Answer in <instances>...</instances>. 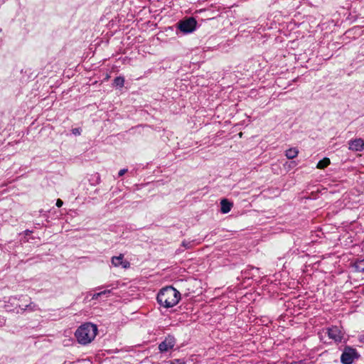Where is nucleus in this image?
<instances>
[{
	"label": "nucleus",
	"mask_w": 364,
	"mask_h": 364,
	"mask_svg": "<svg viewBox=\"0 0 364 364\" xmlns=\"http://www.w3.org/2000/svg\"><path fill=\"white\" fill-rule=\"evenodd\" d=\"M181 299V294L172 287L163 288L157 296V301L160 305L165 308L176 306Z\"/></svg>",
	"instance_id": "obj_1"
},
{
	"label": "nucleus",
	"mask_w": 364,
	"mask_h": 364,
	"mask_svg": "<svg viewBox=\"0 0 364 364\" xmlns=\"http://www.w3.org/2000/svg\"><path fill=\"white\" fill-rule=\"evenodd\" d=\"M97 333L96 325L86 323L81 325L75 331V336L79 343L86 345L91 343Z\"/></svg>",
	"instance_id": "obj_2"
},
{
	"label": "nucleus",
	"mask_w": 364,
	"mask_h": 364,
	"mask_svg": "<svg viewBox=\"0 0 364 364\" xmlns=\"http://www.w3.org/2000/svg\"><path fill=\"white\" fill-rule=\"evenodd\" d=\"M196 26V21L193 18H189L178 24V28L185 33L193 32Z\"/></svg>",
	"instance_id": "obj_3"
},
{
	"label": "nucleus",
	"mask_w": 364,
	"mask_h": 364,
	"mask_svg": "<svg viewBox=\"0 0 364 364\" xmlns=\"http://www.w3.org/2000/svg\"><path fill=\"white\" fill-rule=\"evenodd\" d=\"M329 338L335 342H341L344 338V332L338 326H332L327 330Z\"/></svg>",
	"instance_id": "obj_4"
},
{
	"label": "nucleus",
	"mask_w": 364,
	"mask_h": 364,
	"mask_svg": "<svg viewBox=\"0 0 364 364\" xmlns=\"http://www.w3.org/2000/svg\"><path fill=\"white\" fill-rule=\"evenodd\" d=\"M357 353L354 349L346 348L342 353L341 360L343 364H351L356 358Z\"/></svg>",
	"instance_id": "obj_5"
},
{
	"label": "nucleus",
	"mask_w": 364,
	"mask_h": 364,
	"mask_svg": "<svg viewBox=\"0 0 364 364\" xmlns=\"http://www.w3.org/2000/svg\"><path fill=\"white\" fill-rule=\"evenodd\" d=\"M175 343L176 341L174 338L168 336L166 338L165 340L159 344V349L161 353L168 352L174 347Z\"/></svg>",
	"instance_id": "obj_6"
},
{
	"label": "nucleus",
	"mask_w": 364,
	"mask_h": 364,
	"mask_svg": "<svg viewBox=\"0 0 364 364\" xmlns=\"http://www.w3.org/2000/svg\"><path fill=\"white\" fill-rule=\"evenodd\" d=\"M123 258L124 255L122 254L117 257H112L111 259V262L112 265L116 267L122 266L124 269L129 268L130 266L129 262L127 260H124Z\"/></svg>",
	"instance_id": "obj_7"
},
{
	"label": "nucleus",
	"mask_w": 364,
	"mask_h": 364,
	"mask_svg": "<svg viewBox=\"0 0 364 364\" xmlns=\"http://www.w3.org/2000/svg\"><path fill=\"white\" fill-rule=\"evenodd\" d=\"M348 149L353 151H361L364 149V141L360 139H355L354 140H351L348 143Z\"/></svg>",
	"instance_id": "obj_8"
},
{
	"label": "nucleus",
	"mask_w": 364,
	"mask_h": 364,
	"mask_svg": "<svg viewBox=\"0 0 364 364\" xmlns=\"http://www.w3.org/2000/svg\"><path fill=\"white\" fill-rule=\"evenodd\" d=\"M221 212L223 213H228L230 211L232 204L226 199H223L220 202Z\"/></svg>",
	"instance_id": "obj_9"
},
{
	"label": "nucleus",
	"mask_w": 364,
	"mask_h": 364,
	"mask_svg": "<svg viewBox=\"0 0 364 364\" xmlns=\"http://www.w3.org/2000/svg\"><path fill=\"white\" fill-rule=\"evenodd\" d=\"M299 151L296 148H290L286 151V156L289 159H293L297 156Z\"/></svg>",
	"instance_id": "obj_10"
},
{
	"label": "nucleus",
	"mask_w": 364,
	"mask_h": 364,
	"mask_svg": "<svg viewBox=\"0 0 364 364\" xmlns=\"http://www.w3.org/2000/svg\"><path fill=\"white\" fill-rule=\"evenodd\" d=\"M331 161L328 158H324L322 160L319 161L317 164L316 168L319 169H323L327 167L330 164Z\"/></svg>",
	"instance_id": "obj_11"
},
{
	"label": "nucleus",
	"mask_w": 364,
	"mask_h": 364,
	"mask_svg": "<svg viewBox=\"0 0 364 364\" xmlns=\"http://www.w3.org/2000/svg\"><path fill=\"white\" fill-rule=\"evenodd\" d=\"M355 267L358 272H364V259L362 260L357 261L355 263Z\"/></svg>",
	"instance_id": "obj_12"
},
{
	"label": "nucleus",
	"mask_w": 364,
	"mask_h": 364,
	"mask_svg": "<svg viewBox=\"0 0 364 364\" xmlns=\"http://www.w3.org/2000/svg\"><path fill=\"white\" fill-rule=\"evenodd\" d=\"M124 83V78L122 77H117L114 80V84L117 87H122Z\"/></svg>",
	"instance_id": "obj_13"
},
{
	"label": "nucleus",
	"mask_w": 364,
	"mask_h": 364,
	"mask_svg": "<svg viewBox=\"0 0 364 364\" xmlns=\"http://www.w3.org/2000/svg\"><path fill=\"white\" fill-rule=\"evenodd\" d=\"M102 295V293H100V292L94 294L92 295V299H97Z\"/></svg>",
	"instance_id": "obj_14"
},
{
	"label": "nucleus",
	"mask_w": 364,
	"mask_h": 364,
	"mask_svg": "<svg viewBox=\"0 0 364 364\" xmlns=\"http://www.w3.org/2000/svg\"><path fill=\"white\" fill-rule=\"evenodd\" d=\"M127 172V169L126 168H124V169H121L119 171V176H122L124 173H126Z\"/></svg>",
	"instance_id": "obj_15"
},
{
	"label": "nucleus",
	"mask_w": 364,
	"mask_h": 364,
	"mask_svg": "<svg viewBox=\"0 0 364 364\" xmlns=\"http://www.w3.org/2000/svg\"><path fill=\"white\" fill-rule=\"evenodd\" d=\"M63 202L60 199H58L56 201V205L60 208L63 205Z\"/></svg>",
	"instance_id": "obj_16"
},
{
	"label": "nucleus",
	"mask_w": 364,
	"mask_h": 364,
	"mask_svg": "<svg viewBox=\"0 0 364 364\" xmlns=\"http://www.w3.org/2000/svg\"><path fill=\"white\" fill-rule=\"evenodd\" d=\"M170 364H186V363L180 360H176Z\"/></svg>",
	"instance_id": "obj_17"
},
{
	"label": "nucleus",
	"mask_w": 364,
	"mask_h": 364,
	"mask_svg": "<svg viewBox=\"0 0 364 364\" xmlns=\"http://www.w3.org/2000/svg\"><path fill=\"white\" fill-rule=\"evenodd\" d=\"M110 292H111V290H105V291H100V293H102V295H105L107 294H109Z\"/></svg>",
	"instance_id": "obj_18"
},
{
	"label": "nucleus",
	"mask_w": 364,
	"mask_h": 364,
	"mask_svg": "<svg viewBox=\"0 0 364 364\" xmlns=\"http://www.w3.org/2000/svg\"><path fill=\"white\" fill-rule=\"evenodd\" d=\"M73 133L75 134H79V131L75 129L73 130Z\"/></svg>",
	"instance_id": "obj_19"
},
{
	"label": "nucleus",
	"mask_w": 364,
	"mask_h": 364,
	"mask_svg": "<svg viewBox=\"0 0 364 364\" xmlns=\"http://www.w3.org/2000/svg\"><path fill=\"white\" fill-rule=\"evenodd\" d=\"M183 245L184 247H189V246L188 245V244H186L185 242H183Z\"/></svg>",
	"instance_id": "obj_20"
}]
</instances>
